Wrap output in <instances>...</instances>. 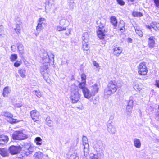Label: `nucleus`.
Masks as SVG:
<instances>
[{
  "label": "nucleus",
  "instance_id": "f257e3e1",
  "mask_svg": "<svg viewBox=\"0 0 159 159\" xmlns=\"http://www.w3.org/2000/svg\"><path fill=\"white\" fill-rule=\"evenodd\" d=\"M70 99L73 103H77L80 100V95L78 92V87L75 84L71 86Z\"/></svg>",
  "mask_w": 159,
  "mask_h": 159
},
{
  "label": "nucleus",
  "instance_id": "f03ea898",
  "mask_svg": "<svg viewBox=\"0 0 159 159\" xmlns=\"http://www.w3.org/2000/svg\"><path fill=\"white\" fill-rule=\"evenodd\" d=\"M117 89V85L115 81H110L108 84L107 88L104 91L105 95H110L114 93Z\"/></svg>",
  "mask_w": 159,
  "mask_h": 159
},
{
  "label": "nucleus",
  "instance_id": "7ed1b4c3",
  "mask_svg": "<svg viewBox=\"0 0 159 159\" xmlns=\"http://www.w3.org/2000/svg\"><path fill=\"white\" fill-rule=\"evenodd\" d=\"M97 24L98 25V30L97 31L98 36L100 39H102L104 38L106 33L105 25L100 22L98 23V21H97Z\"/></svg>",
  "mask_w": 159,
  "mask_h": 159
},
{
  "label": "nucleus",
  "instance_id": "20e7f679",
  "mask_svg": "<svg viewBox=\"0 0 159 159\" xmlns=\"http://www.w3.org/2000/svg\"><path fill=\"white\" fill-rule=\"evenodd\" d=\"M12 137L15 140H21L26 139L28 137L20 131H15L12 134Z\"/></svg>",
  "mask_w": 159,
  "mask_h": 159
},
{
  "label": "nucleus",
  "instance_id": "39448f33",
  "mask_svg": "<svg viewBox=\"0 0 159 159\" xmlns=\"http://www.w3.org/2000/svg\"><path fill=\"white\" fill-rule=\"evenodd\" d=\"M138 71L139 75H145L148 73V70L145 63L142 62L137 66Z\"/></svg>",
  "mask_w": 159,
  "mask_h": 159
},
{
  "label": "nucleus",
  "instance_id": "423d86ee",
  "mask_svg": "<svg viewBox=\"0 0 159 159\" xmlns=\"http://www.w3.org/2000/svg\"><path fill=\"white\" fill-rule=\"evenodd\" d=\"M41 57L43 61L47 64L49 63L50 61H54V55L52 54L50 55H48L47 52L45 51L41 55Z\"/></svg>",
  "mask_w": 159,
  "mask_h": 159
},
{
  "label": "nucleus",
  "instance_id": "0eeeda50",
  "mask_svg": "<svg viewBox=\"0 0 159 159\" xmlns=\"http://www.w3.org/2000/svg\"><path fill=\"white\" fill-rule=\"evenodd\" d=\"M1 115L8 118L7 121L11 124L15 123L19 121L17 119H15L12 118L13 116L12 114L8 112L3 111L1 112Z\"/></svg>",
  "mask_w": 159,
  "mask_h": 159
},
{
  "label": "nucleus",
  "instance_id": "6e6552de",
  "mask_svg": "<svg viewBox=\"0 0 159 159\" xmlns=\"http://www.w3.org/2000/svg\"><path fill=\"white\" fill-rule=\"evenodd\" d=\"M48 64L43 65L40 68V72L45 80L48 79L49 76V74L48 73Z\"/></svg>",
  "mask_w": 159,
  "mask_h": 159
},
{
  "label": "nucleus",
  "instance_id": "1a4fd4ad",
  "mask_svg": "<svg viewBox=\"0 0 159 159\" xmlns=\"http://www.w3.org/2000/svg\"><path fill=\"white\" fill-rule=\"evenodd\" d=\"M21 150V148L20 146H11L9 149V152L12 155H15L19 153Z\"/></svg>",
  "mask_w": 159,
  "mask_h": 159
},
{
  "label": "nucleus",
  "instance_id": "9d476101",
  "mask_svg": "<svg viewBox=\"0 0 159 159\" xmlns=\"http://www.w3.org/2000/svg\"><path fill=\"white\" fill-rule=\"evenodd\" d=\"M88 140L87 138L84 136L83 137L82 148L84 149V156L85 153H88L89 152V145L88 143Z\"/></svg>",
  "mask_w": 159,
  "mask_h": 159
},
{
  "label": "nucleus",
  "instance_id": "9b49d317",
  "mask_svg": "<svg viewBox=\"0 0 159 159\" xmlns=\"http://www.w3.org/2000/svg\"><path fill=\"white\" fill-rule=\"evenodd\" d=\"M46 19L44 18H40L38 20V23L36 27V30L38 33L40 32L43 29V25L45 24Z\"/></svg>",
  "mask_w": 159,
  "mask_h": 159
},
{
  "label": "nucleus",
  "instance_id": "f8f14e48",
  "mask_svg": "<svg viewBox=\"0 0 159 159\" xmlns=\"http://www.w3.org/2000/svg\"><path fill=\"white\" fill-rule=\"evenodd\" d=\"M30 116L31 118L34 122L39 121L40 116L39 113L36 110H32L30 112Z\"/></svg>",
  "mask_w": 159,
  "mask_h": 159
},
{
  "label": "nucleus",
  "instance_id": "ddd939ff",
  "mask_svg": "<svg viewBox=\"0 0 159 159\" xmlns=\"http://www.w3.org/2000/svg\"><path fill=\"white\" fill-rule=\"evenodd\" d=\"M107 130L108 132L112 134H114L116 131V127L113 125L111 122H108L107 124Z\"/></svg>",
  "mask_w": 159,
  "mask_h": 159
},
{
  "label": "nucleus",
  "instance_id": "4468645a",
  "mask_svg": "<svg viewBox=\"0 0 159 159\" xmlns=\"http://www.w3.org/2000/svg\"><path fill=\"white\" fill-rule=\"evenodd\" d=\"M93 145L96 151H98L99 149H102L104 147L102 141L100 140L94 141L93 143Z\"/></svg>",
  "mask_w": 159,
  "mask_h": 159
},
{
  "label": "nucleus",
  "instance_id": "2eb2a0df",
  "mask_svg": "<svg viewBox=\"0 0 159 159\" xmlns=\"http://www.w3.org/2000/svg\"><path fill=\"white\" fill-rule=\"evenodd\" d=\"M91 94L94 96L97 93L98 91L99 88L96 84H95L90 87Z\"/></svg>",
  "mask_w": 159,
  "mask_h": 159
},
{
  "label": "nucleus",
  "instance_id": "dca6fc26",
  "mask_svg": "<svg viewBox=\"0 0 159 159\" xmlns=\"http://www.w3.org/2000/svg\"><path fill=\"white\" fill-rule=\"evenodd\" d=\"M146 27L150 30L151 28H153L156 31L157 30H159V23L156 22H152L151 24L150 25H146Z\"/></svg>",
  "mask_w": 159,
  "mask_h": 159
},
{
  "label": "nucleus",
  "instance_id": "f3484780",
  "mask_svg": "<svg viewBox=\"0 0 159 159\" xmlns=\"http://www.w3.org/2000/svg\"><path fill=\"white\" fill-rule=\"evenodd\" d=\"M102 156V154L100 153H98L96 154L91 153L89 154V157L92 159H101Z\"/></svg>",
  "mask_w": 159,
  "mask_h": 159
},
{
  "label": "nucleus",
  "instance_id": "a211bd4d",
  "mask_svg": "<svg viewBox=\"0 0 159 159\" xmlns=\"http://www.w3.org/2000/svg\"><path fill=\"white\" fill-rule=\"evenodd\" d=\"M9 140L7 136L2 135L0 136V145L4 144L7 143Z\"/></svg>",
  "mask_w": 159,
  "mask_h": 159
},
{
  "label": "nucleus",
  "instance_id": "6ab92c4d",
  "mask_svg": "<svg viewBox=\"0 0 159 159\" xmlns=\"http://www.w3.org/2000/svg\"><path fill=\"white\" fill-rule=\"evenodd\" d=\"M82 92L84 97L87 99L90 98L92 96L91 92H90L88 88L85 89Z\"/></svg>",
  "mask_w": 159,
  "mask_h": 159
},
{
  "label": "nucleus",
  "instance_id": "aec40b11",
  "mask_svg": "<svg viewBox=\"0 0 159 159\" xmlns=\"http://www.w3.org/2000/svg\"><path fill=\"white\" fill-rule=\"evenodd\" d=\"M154 37L151 36L148 39V46L150 48H152L154 46L155 42L154 39Z\"/></svg>",
  "mask_w": 159,
  "mask_h": 159
},
{
  "label": "nucleus",
  "instance_id": "412c9836",
  "mask_svg": "<svg viewBox=\"0 0 159 159\" xmlns=\"http://www.w3.org/2000/svg\"><path fill=\"white\" fill-rule=\"evenodd\" d=\"M114 55L118 56L122 52V49L120 47H116L113 49Z\"/></svg>",
  "mask_w": 159,
  "mask_h": 159
},
{
  "label": "nucleus",
  "instance_id": "4be33fe9",
  "mask_svg": "<svg viewBox=\"0 0 159 159\" xmlns=\"http://www.w3.org/2000/svg\"><path fill=\"white\" fill-rule=\"evenodd\" d=\"M10 92V89L9 86H7L5 87L3 90V96L4 97H7Z\"/></svg>",
  "mask_w": 159,
  "mask_h": 159
},
{
  "label": "nucleus",
  "instance_id": "5701e85b",
  "mask_svg": "<svg viewBox=\"0 0 159 159\" xmlns=\"http://www.w3.org/2000/svg\"><path fill=\"white\" fill-rule=\"evenodd\" d=\"M133 143L134 146L137 148H139L141 146V143L140 140L137 138L134 139Z\"/></svg>",
  "mask_w": 159,
  "mask_h": 159
},
{
  "label": "nucleus",
  "instance_id": "b1692460",
  "mask_svg": "<svg viewBox=\"0 0 159 159\" xmlns=\"http://www.w3.org/2000/svg\"><path fill=\"white\" fill-rule=\"evenodd\" d=\"M82 49L85 52V51H88L89 50V46L88 44V42H83Z\"/></svg>",
  "mask_w": 159,
  "mask_h": 159
},
{
  "label": "nucleus",
  "instance_id": "393cba45",
  "mask_svg": "<svg viewBox=\"0 0 159 159\" xmlns=\"http://www.w3.org/2000/svg\"><path fill=\"white\" fill-rule=\"evenodd\" d=\"M20 75L22 78H25L26 76V70L24 69H19L18 71Z\"/></svg>",
  "mask_w": 159,
  "mask_h": 159
},
{
  "label": "nucleus",
  "instance_id": "a878e982",
  "mask_svg": "<svg viewBox=\"0 0 159 159\" xmlns=\"http://www.w3.org/2000/svg\"><path fill=\"white\" fill-rule=\"evenodd\" d=\"M0 154L4 157L8 156L9 155L7 150L5 148L0 149Z\"/></svg>",
  "mask_w": 159,
  "mask_h": 159
},
{
  "label": "nucleus",
  "instance_id": "bb28decb",
  "mask_svg": "<svg viewBox=\"0 0 159 159\" xmlns=\"http://www.w3.org/2000/svg\"><path fill=\"white\" fill-rule=\"evenodd\" d=\"M83 42H88L89 39V35L88 32L84 33L82 37Z\"/></svg>",
  "mask_w": 159,
  "mask_h": 159
},
{
  "label": "nucleus",
  "instance_id": "cd10ccee",
  "mask_svg": "<svg viewBox=\"0 0 159 159\" xmlns=\"http://www.w3.org/2000/svg\"><path fill=\"white\" fill-rule=\"evenodd\" d=\"M111 23L115 27L117 25V20L115 16H112L110 18Z\"/></svg>",
  "mask_w": 159,
  "mask_h": 159
},
{
  "label": "nucleus",
  "instance_id": "c85d7f7f",
  "mask_svg": "<svg viewBox=\"0 0 159 159\" xmlns=\"http://www.w3.org/2000/svg\"><path fill=\"white\" fill-rule=\"evenodd\" d=\"M14 30L18 35L20 34L21 30L20 27L19 25L17 24L16 25L15 27L14 28Z\"/></svg>",
  "mask_w": 159,
  "mask_h": 159
},
{
  "label": "nucleus",
  "instance_id": "c756f323",
  "mask_svg": "<svg viewBox=\"0 0 159 159\" xmlns=\"http://www.w3.org/2000/svg\"><path fill=\"white\" fill-rule=\"evenodd\" d=\"M34 149L35 147L31 145L30 147V148H29L26 152V155H28L29 154H31L32 152L34 151Z\"/></svg>",
  "mask_w": 159,
  "mask_h": 159
},
{
  "label": "nucleus",
  "instance_id": "7c9ffc66",
  "mask_svg": "<svg viewBox=\"0 0 159 159\" xmlns=\"http://www.w3.org/2000/svg\"><path fill=\"white\" fill-rule=\"evenodd\" d=\"M125 25L124 22L123 21H120V24H119V28L121 32H123L125 30Z\"/></svg>",
  "mask_w": 159,
  "mask_h": 159
},
{
  "label": "nucleus",
  "instance_id": "2f4dec72",
  "mask_svg": "<svg viewBox=\"0 0 159 159\" xmlns=\"http://www.w3.org/2000/svg\"><path fill=\"white\" fill-rule=\"evenodd\" d=\"M17 48L19 53L21 55L23 54L24 53V49L22 44L21 43H18Z\"/></svg>",
  "mask_w": 159,
  "mask_h": 159
},
{
  "label": "nucleus",
  "instance_id": "473e14b6",
  "mask_svg": "<svg viewBox=\"0 0 159 159\" xmlns=\"http://www.w3.org/2000/svg\"><path fill=\"white\" fill-rule=\"evenodd\" d=\"M34 142L37 145L40 146L42 144V139L40 137H37L35 139Z\"/></svg>",
  "mask_w": 159,
  "mask_h": 159
},
{
  "label": "nucleus",
  "instance_id": "72a5a7b5",
  "mask_svg": "<svg viewBox=\"0 0 159 159\" xmlns=\"http://www.w3.org/2000/svg\"><path fill=\"white\" fill-rule=\"evenodd\" d=\"M36 158L38 159H41L43 157V154L40 152H38L35 153L34 155Z\"/></svg>",
  "mask_w": 159,
  "mask_h": 159
},
{
  "label": "nucleus",
  "instance_id": "f704fd0d",
  "mask_svg": "<svg viewBox=\"0 0 159 159\" xmlns=\"http://www.w3.org/2000/svg\"><path fill=\"white\" fill-rule=\"evenodd\" d=\"M65 32H62V34L63 36L65 37H66L68 36L69 35H70L71 33V29H67L66 30H65Z\"/></svg>",
  "mask_w": 159,
  "mask_h": 159
},
{
  "label": "nucleus",
  "instance_id": "c9c22d12",
  "mask_svg": "<svg viewBox=\"0 0 159 159\" xmlns=\"http://www.w3.org/2000/svg\"><path fill=\"white\" fill-rule=\"evenodd\" d=\"M86 83L84 82H81L79 84V88L82 89V91L85 89L87 88L86 87Z\"/></svg>",
  "mask_w": 159,
  "mask_h": 159
},
{
  "label": "nucleus",
  "instance_id": "e433bc0d",
  "mask_svg": "<svg viewBox=\"0 0 159 159\" xmlns=\"http://www.w3.org/2000/svg\"><path fill=\"white\" fill-rule=\"evenodd\" d=\"M134 88L136 90L140 91L142 89V86L141 84H134L133 86Z\"/></svg>",
  "mask_w": 159,
  "mask_h": 159
},
{
  "label": "nucleus",
  "instance_id": "4c0bfd02",
  "mask_svg": "<svg viewBox=\"0 0 159 159\" xmlns=\"http://www.w3.org/2000/svg\"><path fill=\"white\" fill-rule=\"evenodd\" d=\"M56 30L58 31H64L66 30V27H62L59 25L57 26L56 27Z\"/></svg>",
  "mask_w": 159,
  "mask_h": 159
},
{
  "label": "nucleus",
  "instance_id": "58836bf2",
  "mask_svg": "<svg viewBox=\"0 0 159 159\" xmlns=\"http://www.w3.org/2000/svg\"><path fill=\"white\" fill-rule=\"evenodd\" d=\"M31 145V144L30 143H25L23 145V148H25V151L26 152Z\"/></svg>",
  "mask_w": 159,
  "mask_h": 159
},
{
  "label": "nucleus",
  "instance_id": "ea45409f",
  "mask_svg": "<svg viewBox=\"0 0 159 159\" xmlns=\"http://www.w3.org/2000/svg\"><path fill=\"white\" fill-rule=\"evenodd\" d=\"M132 15L134 17H141L143 16V14L142 13L136 11L133 12L132 13Z\"/></svg>",
  "mask_w": 159,
  "mask_h": 159
},
{
  "label": "nucleus",
  "instance_id": "a19ab883",
  "mask_svg": "<svg viewBox=\"0 0 159 159\" xmlns=\"http://www.w3.org/2000/svg\"><path fill=\"white\" fill-rule=\"evenodd\" d=\"M70 159H79V157L77 153H74L71 155Z\"/></svg>",
  "mask_w": 159,
  "mask_h": 159
},
{
  "label": "nucleus",
  "instance_id": "79ce46f5",
  "mask_svg": "<svg viewBox=\"0 0 159 159\" xmlns=\"http://www.w3.org/2000/svg\"><path fill=\"white\" fill-rule=\"evenodd\" d=\"M17 56L16 54L12 55L10 57V59L11 61H14L17 59Z\"/></svg>",
  "mask_w": 159,
  "mask_h": 159
},
{
  "label": "nucleus",
  "instance_id": "37998d69",
  "mask_svg": "<svg viewBox=\"0 0 159 159\" xmlns=\"http://www.w3.org/2000/svg\"><path fill=\"white\" fill-rule=\"evenodd\" d=\"M136 33L139 36L142 37L143 35L142 32L140 30L135 29Z\"/></svg>",
  "mask_w": 159,
  "mask_h": 159
},
{
  "label": "nucleus",
  "instance_id": "c03bdc74",
  "mask_svg": "<svg viewBox=\"0 0 159 159\" xmlns=\"http://www.w3.org/2000/svg\"><path fill=\"white\" fill-rule=\"evenodd\" d=\"M35 95L38 98H40L42 96V93L39 90L35 91Z\"/></svg>",
  "mask_w": 159,
  "mask_h": 159
},
{
  "label": "nucleus",
  "instance_id": "a18cd8bd",
  "mask_svg": "<svg viewBox=\"0 0 159 159\" xmlns=\"http://www.w3.org/2000/svg\"><path fill=\"white\" fill-rule=\"evenodd\" d=\"M131 98H130V99L128 101L127 105L129 106H133V101L132 99H131Z\"/></svg>",
  "mask_w": 159,
  "mask_h": 159
},
{
  "label": "nucleus",
  "instance_id": "49530a36",
  "mask_svg": "<svg viewBox=\"0 0 159 159\" xmlns=\"http://www.w3.org/2000/svg\"><path fill=\"white\" fill-rule=\"evenodd\" d=\"M81 79L82 80L81 82L86 83V76L84 74H82L81 75Z\"/></svg>",
  "mask_w": 159,
  "mask_h": 159
},
{
  "label": "nucleus",
  "instance_id": "de8ad7c7",
  "mask_svg": "<svg viewBox=\"0 0 159 159\" xmlns=\"http://www.w3.org/2000/svg\"><path fill=\"white\" fill-rule=\"evenodd\" d=\"M66 22V20L65 19H62L60 20L59 24L61 25H64L65 24Z\"/></svg>",
  "mask_w": 159,
  "mask_h": 159
},
{
  "label": "nucleus",
  "instance_id": "09e8293b",
  "mask_svg": "<svg viewBox=\"0 0 159 159\" xmlns=\"http://www.w3.org/2000/svg\"><path fill=\"white\" fill-rule=\"evenodd\" d=\"M133 107L132 106H129L127 105L126 108V111L128 112H129V113H130L132 111Z\"/></svg>",
  "mask_w": 159,
  "mask_h": 159
},
{
  "label": "nucleus",
  "instance_id": "8fccbe9b",
  "mask_svg": "<svg viewBox=\"0 0 159 159\" xmlns=\"http://www.w3.org/2000/svg\"><path fill=\"white\" fill-rule=\"evenodd\" d=\"M69 8L71 9H73L74 7V2L73 0L71 1L69 3Z\"/></svg>",
  "mask_w": 159,
  "mask_h": 159
},
{
  "label": "nucleus",
  "instance_id": "3c124183",
  "mask_svg": "<svg viewBox=\"0 0 159 159\" xmlns=\"http://www.w3.org/2000/svg\"><path fill=\"white\" fill-rule=\"evenodd\" d=\"M118 3L121 6H123L125 5V2L122 0H116Z\"/></svg>",
  "mask_w": 159,
  "mask_h": 159
},
{
  "label": "nucleus",
  "instance_id": "603ef678",
  "mask_svg": "<svg viewBox=\"0 0 159 159\" xmlns=\"http://www.w3.org/2000/svg\"><path fill=\"white\" fill-rule=\"evenodd\" d=\"M46 123L47 125L49 127H52V122L51 120L46 122Z\"/></svg>",
  "mask_w": 159,
  "mask_h": 159
},
{
  "label": "nucleus",
  "instance_id": "864d4df0",
  "mask_svg": "<svg viewBox=\"0 0 159 159\" xmlns=\"http://www.w3.org/2000/svg\"><path fill=\"white\" fill-rule=\"evenodd\" d=\"M4 35V31L3 28L0 26V37Z\"/></svg>",
  "mask_w": 159,
  "mask_h": 159
},
{
  "label": "nucleus",
  "instance_id": "5fc2aeb1",
  "mask_svg": "<svg viewBox=\"0 0 159 159\" xmlns=\"http://www.w3.org/2000/svg\"><path fill=\"white\" fill-rule=\"evenodd\" d=\"M156 6L158 7H159V0H153Z\"/></svg>",
  "mask_w": 159,
  "mask_h": 159
},
{
  "label": "nucleus",
  "instance_id": "6e6d98bb",
  "mask_svg": "<svg viewBox=\"0 0 159 159\" xmlns=\"http://www.w3.org/2000/svg\"><path fill=\"white\" fill-rule=\"evenodd\" d=\"M93 64L94 66H95L96 68H98L99 67L98 63L97 62L95 61H93Z\"/></svg>",
  "mask_w": 159,
  "mask_h": 159
},
{
  "label": "nucleus",
  "instance_id": "4d7b16f0",
  "mask_svg": "<svg viewBox=\"0 0 159 159\" xmlns=\"http://www.w3.org/2000/svg\"><path fill=\"white\" fill-rule=\"evenodd\" d=\"M20 65V61H17L14 63V66L16 67H18Z\"/></svg>",
  "mask_w": 159,
  "mask_h": 159
},
{
  "label": "nucleus",
  "instance_id": "13d9d810",
  "mask_svg": "<svg viewBox=\"0 0 159 159\" xmlns=\"http://www.w3.org/2000/svg\"><path fill=\"white\" fill-rule=\"evenodd\" d=\"M155 85L159 88V80H156Z\"/></svg>",
  "mask_w": 159,
  "mask_h": 159
},
{
  "label": "nucleus",
  "instance_id": "bf43d9fd",
  "mask_svg": "<svg viewBox=\"0 0 159 159\" xmlns=\"http://www.w3.org/2000/svg\"><path fill=\"white\" fill-rule=\"evenodd\" d=\"M49 120H51L50 117H47L46 119V122H47L48 121H49Z\"/></svg>",
  "mask_w": 159,
  "mask_h": 159
},
{
  "label": "nucleus",
  "instance_id": "052dcab7",
  "mask_svg": "<svg viewBox=\"0 0 159 159\" xmlns=\"http://www.w3.org/2000/svg\"><path fill=\"white\" fill-rule=\"evenodd\" d=\"M15 106L18 107H19L22 106V105L20 104H16Z\"/></svg>",
  "mask_w": 159,
  "mask_h": 159
},
{
  "label": "nucleus",
  "instance_id": "680f3d73",
  "mask_svg": "<svg viewBox=\"0 0 159 159\" xmlns=\"http://www.w3.org/2000/svg\"><path fill=\"white\" fill-rule=\"evenodd\" d=\"M132 39L130 38H129L128 39V42L131 43L132 41Z\"/></svg>",
  "mask_w": 159,
  "mask_h": 159
},
{
  "label": "nucleus",
  "instance_id": "e2e57ef3",
  "mask_svg": "<svg viewBox=\"0 0 159 159\" xmlns=\"http://www.w3.org/2000/svg\"><path fill=\"white\" fill-rule=\"evenodd\" d=\"M77 108L79 109L82 110V107H77Z\"/></svg>",
  "mask_w": 159,
  "mask_h": 159
},
{
  "label": "nucleus",
  "instance_id": "0e129e2a",
  "mask_svg": "<svg viewBox=\"0 0 159 159\" xmlns=\"http://www.w3.org/2000/svg\"><path fill=\"white\" fill-rule=\"evenodd\" d=\"M113 116H110V119H111V120H112V119H113Z\"/></svg>",
  "mask_w": 159,
  "mask_h": 159
},
{
  "label": "nucleus",
  "instance_id": "69168bd1",
  "mask_svg": "<svg viewBox=\"0 0 159 159\" xmlns=\"http://www.w3.org/2000/svg\"><path fill=\"white\" fill-rule=\"evenodd\" d=\"M128 1H130L131 2H133L134 1V0H128Z\"/></svg>",
  "mask_w": 159,
  "mask_h": 159
},
{
  "label": "nucleus",
  "instance_id": "338daca9",
  "mask_svg": "<svg viewBox=\"0 0 159 159\" xmlns=\"http://www.w3.org/2000/svg\"><path fill=\"white\" fill-rule=\"evenodd\" d=\"M38 34H35V35H36V36H37V35H38Z\"/></svg>",
  "mask_w": 159,
  "mask_h": 159
},
{
  "label": "nucleus",
  "instance_id": "774afa93",
  "mask_svg": "<svg viewBox=\"0 0 159 159\" xmlns=\"http://www.w3.org/2000/svg\"><path fill=\"white\" fill-rule=\"evenodd\" d=\"M157 140L158 142H159V139H157Z\"/></svg>",
  "mask_w": 159,
  "mask_h": 159
}]
</instances>
